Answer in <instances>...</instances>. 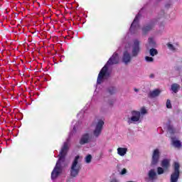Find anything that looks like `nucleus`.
Here are the masks:
<instances>
[{"label":"nucleus","mask_w":182,"mask_h":182,"mask_svg":"<svg viewBox=\"0 0 182 182\" xmlns=\"http://www.w3.org/2000/svg\"><path fill=\"white\" fill-rule=\"evenodd\" d=\"M107 92L109 95H114L116 93V88L114 87H110L107 89Z\"/></svg>","instance_id":"nucleus-21"},{"label":"nucleus","mask_w":182,"mask_h":182,"mask_svg":"<svg viewBox=\"0 0 182 182\" xmlns=\"http://www.w3.org/2000/svg\"><path fill=\"white\" fill-rule=\"evenodd\" d=\"M132 117L128 120V123L132 124L134 122H139L140 120V112L133 110L131 112Z\"/></svg>","instance_id":"nucleus-8"},{"label":"nucleus","mask_w":182,"mask_h":182,"mask_svg":"<svg viewBox=\"0 0 182 182\" xmlns=\"http://www.w3.org/2000/svg\"><path fill=\"white\" fill-rule=\"evenodd\" d=\"M160 93H161V91L159 89H156L153 91H150L148 95V97H150L151 99H154V97H157V96H159Z\"/></svg>","instance_id":"nucleus-14"},{"label":"nucleus","mask_w":182,"mask_h":182,"mask_svg":"<svg viewBox=\"0 0 182 182\" xmlns=\"http://www.w3.org/2000/svg\"><path fill=\"white\" fill-rule=\"evenodd\" d=\"M140 52V41L137 39L134 40V44L132 46V56L136 58Z\"/></svg>","instance_id":"nucleus-7"},{"label":"nucleus","mask_w":182,"mask_h":182,"mask_svg":"<svg viewBox=\"0 0 182 182\" xmlns=\"http://www.w3.org/2000/svg\"><path fill=\"white\" fill-rule=\"evenodd\" d=\"M168 132L171 134H174V133H176V129H174V127H173V125H168Z\"/></svg>","instance_id":"nucleus-20"},{"label":"nucleus","mask_w":182,"mask_h":182,"mask_svg":"<svg viewBox=\"0 0 182 182\" xmlns=\"http://www.w3.org/2000/svg\"><path fill=\"white\" fill-rule=\"evenodd\" d=\"M156 176H157V174L156 171H154V169H151L148 173V177L150 180H155Z\"/></svg>","instance_id":"nucleus-17"},{"label":"nucleus","mask_w":182,"mask_h":182,"mask_svg":"<svg viewBox=\"0 0 182 182\" xmlns=\"http://www.w3.org/2000/svg\"><path fill=\"white\" fill-rule=\"evenodd\" d=\"M68 150L69 144H68V142H64L63 146L61 148V150L58 155L59 159L58 161H59L60 163H65V157H66Z\"/></svg>","instance_id":"nucleus-4"},{"label":"nucleus","mask_w":182,"mask_h":182,"mask_svg":"<svg viewBox=\"0 0 182 182\" xmlns=\"http://www.w3.org/2000/svg\"><path fill=\"white\" fill-rule=\"evenodd\" d=\"M149 77H151V79H153V77H154V74H151V75H149Z\"/></svg>","instance_id":"nucleus-32"},{"label":"nucleus","mask_w":182,"mask_h":182,"mask_svg":"<svg viewBox=\"0 0 182 182\" xmlns=\"http://www.w3.org/2000/svg\"><path fill=\"white\" fill-rule=\"evenodd\" d=\"M159 54V51H157V49L156 48H151L149 50V55H151V56H156V55Z\"/></svg>","instance_id":"nucleus-19"},{"label":"nucleus","mask_w":182,"mask_h":182,"mask_svg":"<svg viewBox=\"0 0 182 182\" xmlns=\"http://www.w3.org/2000/svg\"><path fill=\"white\" fill-rule=\"evenodd\" d=\"M134 91L135 92H139V90H137L136 88H134Z\"/></svg>","instance_id":"nucleus-34"},{"label":"nucleus","mask_w":182,"mask_h":182,"mask_svg":"<svg viewBox=\"0 0 182 182\" xmlns=\"http://www.w3.org/2000/svg\"><path fill=\"white\" fill-rule=\"evenodd\" d=\"M159 160H160V151L158 149H156L154 151L152 154L151 164L153 166H156V164L159 163Z\"/></svg>","instance_id":"nucleus-9"},{"label":"nucleus","mask_w":182,"mask_h":182,"mask_svg":"<svg viewBox=\"0 0 182 182\" xmlns=\"http://www.w3.org/2000/svg\"><path fill=\"white\" fill-rule=\"evenodd\" d=\"M173 144L175 147H177L178 149L181 147V142L178 140L173 141Z\"/></svg>","instance_id":"nucleus-22"},{"label":"nucleus","mask_w":182,"mask_h":182,"mask_svg":"<svg viewBox=\"0 0 182 182\" xmlns=\"http://www.w3.org/2000/svg\"><path fill=\"white\" fill-rule=\"evenodd\" d=\"M171 90L173 93H177L180 90V85L173 83L171 85Z\"/></svg>","instance_id":"nucleus-18"},{"label":"nucleus","mask_w":182,"mask_h":182,"mask_svg":"<svg viewBox=\"0 0 182 182\" xmlns=\"http://www.w3.org/2000/svg\"><path fill=\"white\" fill-rule=\"evenodd\" d=\"M167 46H168V49H170V50H176V47H174V46H173V44L168 43L167 44Z\"/></svg>","instance_id":"nucleus-25"},{"label":"nucleus","mask_w":182,"mask_h":182,"mask_svg":"<svg viewBox=\"0 0 182 182\" xmlns=\"http://www.w3.org/2000/svg\"><path fill=\"white\" fill-rule=\"evenodd\" d=\"M157 172H158V174H163V173H164V169H163V168L161 167H158L157 168Z\"/></svg>","instance_id":"nucleus-28"},{"label":"nucleus","mask_w":182,"mask_h":182,"mask_svg":"<svg viewBox=\"0 0 182 182\" xmlns=\"http://www.w3.org/2000/svg\"><path fill=\"white\" fill-rule=\"evenodd\" d=\"M62 162L57 161L54 169L51 173V178L52 180H55L58 178L59 174H60V167H61Z\"/></svg>","instance_id":"nucleus-6"},{"label":"nucleus","mask_w":182,"mask_h":182,"mask_svg":"<svg viewBox=\"0 0 182 182\" xmlns=\"http://www.w3.org/2000/svg\"><path fill=\"white\" fill-rule=\"evenodd\" d=\"M119 54L117 53H114L107 61V65H105L100 71L97 80V83L98 85H100L103 82V79H105L106 76H109V73L107 72V70H109V68L107 67V65H117V63H119Z\"/></svg>","instance_id":"nucleus-1"},{"label":"nucleus","mask_w":182,"mask_h":182,"mask_svg":"<svg viewBox=\"0 0 182 182\" xmlns=\"http://www.w3.org/2000/svg\"><path fill=\"white\" fill-rule=\"evenodd\" d=\"M127 153V148L119 147V148L117 149V154H119V156H124Z\"/></svg>","instance_id":"nucleus-16"},{"label":"nucleus","mask_w":182,"mask_h":182,"mask_svg":"<svg viewBox=\"0 0 182 182\" xmlns=\"http://www.w3.org/2000/svg\"><path fill=\"white\" fill-rule=\"evenodd\" d=\"M90 142V135L88 133L82 134L81 139H80V144L83 146V144H87Z\"/></svg>","instance_id":"nucleus-11"},{"label":"nucleus","mask_w":182,"mask_h":182,"mask_svg":"<svg viewBox=\"0 0 182 182\" xmlns=\"http://www.w3.org/2000/svg\"><path fill=\"white\" fill-rule=\"evenodd\" d=\"M145 60H146V62H154V58H153V57H149V56H146L145 57Z\"/></svg>","instance_id":"nucleus-26"},{"label":"nucleus","mask_w":182,"mask_h":182,"mask_svg":"<svg viewBox=\"0 0 182 182\" xmlns=\"http://www.w3.org/2000/svg\"><path fill=\"white\" fill-rule=\"evenodd\" d=\"M105 124V122L102 119H99L96 126L95 129L93 131V135L95 137H99L100 134H102V131L103 130V126Z\"/></svg>","instance_id":"nucleus-5"},{"label":"nucleus","mask_w":182,"mask_h":182,"mask_svg":"<svg viewBox=\"0 0 182 182\" xmlns=\"http://www.w3.org/2000/svg\"><path fill=\"white\" fill-rule=\"evenodd\" d=\"M173 172L171 175V182H177L180 178V164L175 162L173 164Z\"/></svg>","instance_id":"nucleus-3"},{"label":"nucleus","mask_w":182,"mask_h":182,"mask_svg":"<svg viewBox=\"0 0 182 182\" xmlns=\"http://www.w3.org/2000/svg\"><path fill=\"white\" fill-rule=\"evenodd\" d=\"M166 107H167V109L173 108V106L171 105V101L170 100H167V101H166Z\"/></svg>","instance_id":"nucleus-24"},{"label":"nucleus","mask_w":182,"mask_h":182,"mask_svg":"<svg viewBox=\"0 0 182 182\" xmlns=\"http://www.w3.org/2000/svg\"><path fill=\"white\" fill-rule=\"evenodd\" d=\"M73 130H76V128H75V127H74V128H73Z\"/></svg>","instance_id":"nucleus-35"},{"label":"nucleus","mask_w":182,"mask_h":182,"mask_svg":"<svg viewBox=\"0 0 182 182\" xmlns=\"http://www.w3.org/2000/svg\"><path fill=\"white\" fill-rule=\"evenodd\" d=\"M139 18H140V14H138L135 16L132 23L131 24V26L129 28L130 32H134V31H136L137 28H139Z\"/></svg>","instance_id":"nucleus-10"},{"label":"nucleus","mask_w":182,"mask_h":182,"mask_svg":"<svg viewBox=\"0 0 182 182\" xmlns=\"http://www.w3.org/2000/svg\"><path fill=\"white\" fill-rule=\"evenodd\" d=\"M131 61L132 55H130V53H129V52L124 51L122 57V62H124L125 65H127V63H129V62Z\"/></svg>","instance_id":"nucleus-12"},{"label":"nucleus","mask_w":182,"mask_h":182,"mask_svg":"<svg viewBox=\"0 0 182 182\" xmlns=\"http://www.w3.org/2000/svg\"><path fill=\"white\" fill-rule=\"evenodd\" d=\"M126 173H127V169L126 168H123L120 173V174H122V176L126 174Z\"/></svg>","instance_id":"nucleus-31"},{"label":"nucleus","mask_w":182,"mask_h":182,"mask_svg":"<svg viewBox=\"0 0 182 182\" xmlns=\"http://www.w3.org/2000/svg\"><path fill=\"white\" fill-rule=\"evenodd\" d=\"M161 166V167H163V168L164 170H168V168L170 167L169 159H165L162 160Z\"/></svg>","instance_id":"nucleus-15"},{"label":"nucleus","mask_w":182,"mask_h":182,"mask_svg":"<svg viewBox=\"0 0 182 182\" xmlns=\"http://www.w3.org/2000/svg\"><path fill=\"white\" fill-rule=\"evenodd\" d=\"M153 28H154V22H151L149 24L144 26L142 28V32L144 35H146L147 32H150Z\"/></svg>","instance_id":"nucleus-13"},{"label":"nucleus","mask_w":182,"mask_h":182,"mask_svg":"<svg viewBox=\"0 0 182 182\" xmlns=\"http://www.w3.org/2000/svg\"><path fill=\"white\" fill-rule=\"evenodd\" d=\"M113 105H114V100H109L108 101V106L112 107L113 106Z\"/></svg>","instance_id":"nucleus-29"},{"label":"nucleus","mask_w":182,"mask_h":182,"mask_svg":"<svg viewBox=\"0 0 182 182\" xmlns=\"http://www.w3.org/2000/svg\"><path fill=\"white\" fill-rule=\"evenodd\" d=\"M79 159H80V156H75V158L74 159V161H73V164L70 168L71 177H77V176H79V173L80 172V170H82V166L79 164Z\"/></svg>","instance_id":"nucleus-2"},{"label":"nucleus","mask_w":182,"mask_h":182,"mask_svg":"<svg viewBox=\"0 0 182 182\" xmlns=\"http://www.w3.org/2000/svg\"><path fill=\"white\" fill-rule=\"evenodd\" d=\"M148 43L149 45H150L151 46H153L154 45V41L153 40V38H149L148 39Z\"/></svg>","instance_id":"nucleus-27"},{"label":"nucleus","mask_w":182,"mask_h":182,"mask_svg":"<svg viewBox=\"0 0 182 182\" xmlns=\"http://www.w3.org/2000/svg\"><path fill=\"white\" fill-rule=\"evenodd\" d=\"M110 182H117V179H116V178L112 179V180H111V181H110Z\"/></svg>","instance_id":"nucleus-33"},{"label":"nucleus","mask_w":182,"mask_h":182,"mask_svg":"<svg viewBox=\"0 0 182 182\" xmlns=\"http://www.w3.org/2000/svg\"><path fill=\"white\" fill-rule=\"evenodd\" d=\"M85 161L86 163L89 164L92 162V155L88 154L86 157H85Z\"/></svg>","instance_id":"nucleus-23"},{"label":"nucleus","mask_w":182,"mask_h":182,"mask_svg":"<svg viewBox=\"0 0 182 182\" xmlns=\"http://www.w3.org/2000/svg\"><path fill=\"white\" fill-rule=\"evenodd\" d=\"M141 114H146V113H147V110L146 109V108L142 107L141 109Z\"/></svg>","instance_id":"nucleus-30"}]
</instances>
